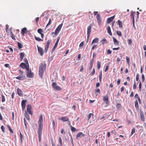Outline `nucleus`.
Listing matches in <instances>:
<instances>
[{
  "label": "nucleus",
  "instance_id": "1",
  "mask_svg": "<svg viewBox=\"0 0 146 146\" xmlns=\"http://www.w3.org/2000/svg\"><path fill=\"white\" fill-rule=\"evenodd\" d=\"M63 23H62L60 25H59L58 27L56 29L55 32H54V35H57L59 33V32L60 31L61 28L62 26Z\"/></svg>",
  "mask_w": 146,
  "mask_h": 146
},
{
  "label": "nucleus",
  "instance_id": "2",
  "mask_svg": "<svg viewBox=\"0 0 146 146\" xmlns=\"http://www.w3.org/2000/svg\"><path fill=\"white\" fill-rule=\"evenodd\" d=\"M92 25L90 24L88 27L87 29V41H88L89 39V38L90 36V34L91 31V28L92 27Z\"/></svg>",
  "mask_w": 146,
  "mask_h": 146
},
{
  "label": "nucleus",
  "instance_id": "3",
  "mask_svg": "<svg viewBox=\"0 0 146 146\" xmlns=\"http://www.w3.org/2000/svg\"><path fill=\"white\" fill-rule=\"evenodd\" d=\"M52 87L53 88L56 90L60 91L62 90V88L56 85V83L54 82L52 84Z\"/></svg>",
  "mask_w": 146,
  "mask_h": 146
},
{
  "label": "nucleus",
  "instance_id": "4",
  "mask_svg": "<svg viewBox=\"0 0 146 146\" xmlns=\"http://www.w3.org/2000/svg\"><path fill=\"white\" fill-rule=\"evenodd\" d=\"M103 100L105 102L107 106H108L109 104V102L108 97L107 95L106 96H103Z\"/></svg>",
  "mask_w": 146,
  "mask_h": 146
},
{
  "label": "nucleus",
  "instance_id": "5",
  "mask_svg": "<svg viewBox=\"0 0 146 146\" xmlns=\"http://www.w3.org/2000/svg\"><path fill=\"white\" fill-rule=\"evenodd\" d=\"M37 47L38 51L39 53L41 56H42L44 53V51L43 49L40 47L38 46V45H37Z\"/></svg>",
  "mask_w": 146,
  "mask_h": 146
},
{
  "label": "nucleus",
  "instance_id": "6",
  "mask_svg": "<svg viewBox=\"0 0 146 146\" xmlns=\"http://www.w3.org/2000/svg\"><path fill=\"white\" fill-rule=\"evenodd\" d=\"M51 40H49L47 41L46 44V46H45L44 48V51L45 52H46L48 49L49 45L51 42Z\"/></svg>",
  "mask_w": 146,
  "mask_h": 146
},
{
  "label": "nucleus",
  "instance_id": "7",
  "mask_svg": "<svg viewBox=\"0 0 146 146\" xmlns=\"http://www.w3.org/2000/svg\"><path fill=\"white\" fill-rule=\"evenodd\" d=\"M32 106L31 105H28L27 107V111L29 114L32 115L33 112L31 111Z\"/></svg>",
  "mask_w": 146,
  "mask_h": 146
},
{
  "label": "nucleus",
  "instance_id": "8",
  "mask_svg": "<svg viewBox=\"0 0 146 146\" xmlns=\"http://www.w3.org/2000/svg\"><path fill=\"white\" fill-rule=\"evenodd\" d=\"M27 76L29 78H33L34 76V74L33 73L31 72V70L27 72L26 74Z\"/></svg>",
  "mask_w": 146,
  "mask_h": 146
},
{
  "label": "nucleus",
  "instance_id": "9",
  "mask_svg": "<svg viewBox=\"0 0 146 146\" xmlns=\"http://www.w3.org/2000/svg\"><path fill=\"white\" fill-rule=\"evenodd\" d=\"M16 79L19 80H23L26 78V77L23 74H20L17 77H16Z\"/></svg>",
  "mask_w": 146,
  "mask_h": 146
},
{
  "label": "nucleus",
  "instance_id": "10",
  "mask_svg": "<svg viewBox=\"0 0 146 146\" xmlns=\"http://www.w3.org/2000/svg\"><path fill=\"white\" fill-rule=\"evenodd\" d=\"M96 19L98 25H100L101 23L102 19L100 17V15L99 14H97L96 16Z\"/></svg>",
  "mask_w": 146,
  "mask_h": 146
},
{
  "label": "nucleus",
  "instance_id": "11",
  "mask_svg": "<svg viewBox=\"0 0 146 146\" xmlns=\"http://www.w3.org/2000/svg\"><path fill=\"white\" fill-rule=\"evenodd\" d=\"M60 37H58L57 39L56 40V42L55 43V44L54 46L53 47V48H52L53 50V51L54 50H55V48L57 47L58 45V42L59 41V40L60 39Z\"/></svg>",
  "mask_w": 146,
  "mask_h": 146
},
{
  "label": "nucleus",
  "instance_id": "12",
  "mask_svg": "<svg viewBox=\"0 0 146 146\" xmlns=\"http://www.w3.org/2000/svg\"><path fill=\"white\" fill-rule=\"evenodd\" d=\"M27 100H23L21 102V106L22 109H24L25 107L26 104L27 102Z\"/></svg>",
  "mask_w": 146,
  "mask_h": 146
},
{
  "label": "nucleus",
  "instance_id": "13",
  "mask_svg": "<svg viewBox=\"0 0 146 146\" xmlns=\"http://www.w3.org/2000/svg\"><path fill=\"white\" fill-rule=\"evenodd\" d=\"M43 124L42 123H39L38 133H42Z\"/></svg>",
  "mask_w": 146,
  "mask_h": 146
},
{
  "label": "nucleus",
  "instance_id": "14",
  "mask_svg": "<svg viewBox=\"0 0 146 146\" xmlns=\"http://www.w3.org/2000/svg\"><path fill=\"white\" fill-rule=\"evenodd\" d=\"M46 66L43 63H40V65L39 70L44 71L45 69Z\"/></svg>",
  "mask_w": 146,
  "mask_h": 146
},
{
  "label": "nucleus",
  "instance_id": "15",
  "mask_svg": "<svg viewBox=\"0 0 146 146\" xmlns=\"http://www.w3.org/2000/svg\"><path fill=\"white\" fill-rule=\"evenodd\" d=\"M84 136L85 135L84 134H83L82 132H80L77 133V135L76 139H78L81 137H84Z\"/></svg>",
  "mask_w": 146,
  "mask_h": 146
},
{
  "label": "nucleus",
  "instance_id": "16",
  "mask_svg": "<svg viewBox=\"0 0 146 146\" xmlns=\"http://www.w3.org/2000/svg\"><path fill=\"white\" fill-rule=\"evenodd\" d=\"M60 119L63 122H65L68 121L69 118L66 116H64L61 117Z\"/></svg>",
  "mask_w": 146,
  "mask_h": 146
},
{
  "label": "nucleus",
  "instance_id": "17",
  "mask_svg": "<svg viewBox=\"0 0 146 146\" xmlns=\"http://www.w3.org/2000/svg\"><path fill=\"white\" fill-rule=\"evenodd\" d=\"M27 29L26 27L23 28L21 31V33L23 36L25 35V34L27 32Z\"/></svg>",
  "mask_w": 146,
  "mask_h": 146
},
{
  "label": "nucleus",
  "instance_id": "18",
  "mask_svg": "<svg viewBox=\"0 0 146 146\" xmlns=\"http://www.w3.org/2000/svg\"><path fill=\"white\" fill-rule=\"evenodd\" d=\"M114 16H113L112 17H111L108 18L107 19V23H110L112 21V20H113V19H114Z\"/></svg>",
  "mask_w": 146,
  "mask_h": 146
},
{
  "label": "nucleus",
  "instance_id": "19",
  "mask_svg": "<svg viewBox=\"0 0 146 146\" xmlns=\"http://www.w3.org/2000/svg\"><path fill=\"white\" fill-rule=\"evenodd\" d=\"M99 39L98 38H94L92 40V44L95 43H97L99 41Z\"/></svg>",
  "mask_w": 146,
  "mask_h": 146
},
{
  "label": "nucleus",
  "instance_id": "20",
  "mask_svg": "<svg viewBox=\"0 0 146 146\" xmlns=\"http://www.w3.org/2000/svg\"><path fill=\"white\" fill-rule=\"evenodd\" d=\"M17 94L19 96H22L23 92L19 88H17Z\"/></svg>",
  "mask_w": 146,
  "mask_h": 146
},
{
  "label": "nucleus",
  "instance_id": "21",
  "mask_svg": "<svg viewBox=\"0 0 146 146\" xmlns=\"http://www.w3.org/2000/svg\"><path fill=\"white\" fill-rule=\"evenodd\" d=\"M135 13V11H131L130 16L131 17V19H133V20H135L134 19V15Z\"/></svg>",
  "mask_w": 146,
  "mask_h": 146
},
{
  "label": "nucleus",
  "instance_id": "22",
  "mask_svg": "<svg viewBox=\"0 0 146 146\" xmlns=\"http://www.w3.org/2000/svg\"><path fill=\"white\" fill-rule=\"evenodd\" d=\"M20 59L21 61H22L24 57H25V54L24 52H22L20 53Z\"/></svg>",
  "mask_w": 146,
  "mask_h": 146
},
{
  "label": "nucleus",
  "instance_id": "23",
  "mask_svg": "<svg viewBox=\"0 0 146 146\" xmlns=\"http://www.w3.org/2000/svg\"><path fill=\"white\" fill-rule=\"evenodd\" d=\"M107 32L110 36L112 35V33L111 30V28L110 27L108 26L107 27Z\"/></svg>",
  "mask_w": 146,
  "mask_h": 146
},
{
  "label": "nucleus",
  "instance_id": "24",
  "mask_svg": "<svg viewBox=\"0 0 146 146\" xmlns=\"http://www.w3.org/2000/svg\"><path fill=\"white\" fill-rule=\"evenodd\" d=\"M44 71L42 70H39V75L40 77L41 78H42L43 75L44 74Z\"/></svg>",
  "mask_w": 146,
  "mask_h": 146
},
{
  "label": "nucleus",
  "instance_id": "25",
  "mask_svg": "<svg viewBox=\"0 0 146 146\" xmlns=\"http://www.w3.org/2000/svg\"><path fill=\"white\" fill-rule=\"evenodd\" d=\"M38 122L39 123H42L43 122V117L42 114L40 115Z\"/></svg>",
  "mask_w": 146,
  "mask_h": 146
},
{
  "label": "nucleus",
  "instance_id": "26",
  "mask_svg": "<svg viewBox=\"0 0 146 146\" xmlns=\"http://www.w3.org/2000/svg\"><path fill=\"white\" fill-rule=\"evenodd\" d=\"M140 118L141 120L143 122L145 121V117L143 113H140Z\"/></svg>",
  "mask_w": 146,
  "mask_h": 146
},
{
  "label": "nucleus",
  "instance_id": "27",
  "mask_svg": "<svg viewBox=\"0 0 146 146\" xmlns=\"http://www.w3.org/2000/svg\"><path fill=\"white\" fill-rule=\"evenodd\" d=\"M135 107L136 110H138L139 108V105L138 103V101L137 100H136L135 102Z\"/></svg>",
  "mask_w": 146,
  "mask_h": 146
},
{
  "label": "nucleus",
  "instance_id": "28",
  "mask_svg": "<svg viewBox=\"0 0 146 146\" xmlns=\"http://www.w3.org/2000/svg\"><path fill=\"white\" fill-rule=\"evenodd\" d=\"M117 24L119 25V28H122L123 27L122 23L121 21L119 20L118 21Z\"/></svg>",
  "mask_w": 146,
  "mask_h": 146
},
{
  "label": "nucleus",
  "instance_id": "29",
  "mask_svg": "<svg viewBox=\"0 0 146 146\" xmlns=\"http://www.w3.org/2000/svg\"><path fill=\"white\" fill-rule=\"evenodd\" d=\"M113 40L115 45H119V43L117 40L114 37L113 38Z\"/></svg>",
  "mask_w": 146,
  "mask_h": 146
},
{
  "label": "nucleus",
  "instance_id": "30",
  "mask_svg": "<svg viewBox=\"0 0 146 146\" xmlns=\"http://www.w3.org/2000/svg\"><path fill=\"white\" fill-rule=\"evenodd\" d=\"M70 127L71 128V131L72 132H75L78 131V130H77L75 127L72 126V125L70 126Z\"/></svg>",
  "mask_w": 146,
  "mask_h": 146
},
{
  "label": "nucleus",
  "instance_id": "31",
  "mask_svg": "<svg viewBox=\"0 0 146 146\" xmlns=\"http://www.w3.org/2000/svg\"><path fill=\"white\" fill-rule=\"evenodd\" d=\"M59 142L60 143V145H58L57 146H62V139L60 137H59V139L58 140Z\"/></svg>",
  "mask_w": 146,
  "mask_h": 146
},
{
  "label": "nucleus",
  "instance_id": "32",
  "mask_svg": "<svg viewBox=\"0 0 146 146\" xmlns=\"http://www.w3.org/2000/svg\"><path fill=\"white\" fill-rule=\"evenodd\" d=\"M7 127L8 128L9 130L10 133H13V131L12 130V129L11 128V127H10V126L9 125H7Z\"/></svg>",
  "mask_w": 146,
  "mask_h": 146
},
{
  "label": "nucleus",
  "instance_id": "33",
  "mask_svg": "<svg viewBox=\"0 0 146 146\" xmlns=\"http://www.w3.org/2000/svg\"><path fill=\"white\" fill-rule=\"evenodd\" d=\"M24 124H25V128L26 129H27V125H28V123L27 122L25 118H24Z\"/></svg>",
  "mask_w": 146,
  "mask_h": 146
},
{
  "label": "nucleus",
  "instance_id": "34",
  "mask_svg": "<svg viewBox=\"0 0 146 146\" xmlns=\"http://www.w3.org/2000/svg\"><path fill=\"white\" fill-rule=\"evenodd\" d=\"M101 42L102 44H105L107 43L106 40L104 38H103V39L101 40Z\"/></svg>",
  "mask_w": 146,
  "mask_h": 146
},
{
  "label": "nucleus",
  "instance_id": "35",
  "mask_svg": "<svg viewBox=\"0 0 146 146\" xmlns=\"http://www.w3.org/2000/svg\"><path fill=\"white\" fill-rule=\"evenodd\" d=\"M95 94L96 96L98 95V94L97 93H98V94H100V90L99 89H97L95 90Z\"/></svg>",
  "mask_w": 146,
  "mask_h": 146
},
{
  "label": "nucleus",
  "instance_id": "36",
  "mask_svg": "<svg viewBox=\"0 0 146 146\" xmlns=\"http://www.w3.org/2000/svg\"><path fill=\"white\" fill-rule=\"evenodd\" d=\"M6 31L7 33V35H9L10 34L12 33V32L11 31V30L9 29V30H6Z\"/></svg>",
  "mask_w": 146,
  "mask_h": 146
},
{
  "label": "nucleus",
  "instance_id": "37",
  "mask_svg": "<svg viewBox=\"0 0 146 146\" xmlns=\"http://www.w3.org/2000/svg\"><path fill=\"white\" fill-rule=\"evenodd\" d=\"M101 66V63L99 61H98L97 62V68L99 69L100 68Z\"/></svg>",
  "mask_w": 146,
  "mask_h": 146
},
{
  "label": "nucleus",
  "instance_id": "38",
  "mask_svg": "<svg viewBox=\"0 0 146 146\" xmlns=\"http://www.w3.org/2000/svg\"><path fill=\"white\" fill-rule=\"evenodd\" d=\"M35 39L38 41H43V40L40 39L39 37H37L35 36Z\"/></svg>",
  "mask_w": 146,
  "mask_h": 146
},
{
  "label": "nucleus",
  "instance_id": "39",
  "mask_svg": "<svg viewBox=\"0 0 146 146\" xmlns=\"http://www.w3.org/2000/svg\"><path fill=\"white\" fill-rule=\"evenodd\" d=\"M18 47L19 49H21L23 47V45L20 42H18Z\"/></svg>",
  "mask_w": 146,
  "mask_h": 146
},
{
  "label": "nucleus",
  "instance_id": "40",
  "mask_svg": "<svg viewBox=\"0 0 146 146\" xmlns=\"http://www.w3.org/2000/svg\"><path fill=\"white\" fill-rule=\"evenodd\" d=\"M38 140L39 142L41 141L42 133H38Z\"/></svg>",
  "mask_w": 146,
  "mask_h": 146
},
{
  "label": "nucleus",
  "instance_id": "41",
  "mask_svg": "<svg viewBox=\"0 0 146 146\" xmlns=\"http://www.w3.org/2000/svg\"><path fill=\"white\" fill-rule=\"evenodd\" d=\"M1 101L3 102H5V97L3 94L1 95Z\"/></svg>",
  "mask_w": 146,
  "mask_h": 146
},
{
  "label": "nucleus",
  "instance_id": "42",
  "mask_svg": "<svg viewBox=\"0 0 146 146\" xmlns=\"http://www.w3.org/2000/svg\"><path fill=\"white\" fill-rule=\"evenodd\" d=\"M135 132V128L133 127L132 129L131 132V134L130 135V136H132V135Z\"/></svg>",
  "mask_w": 146,
  "mask_h": 146
},
{
  "label": "nucleus",
  "instance_id": "43",
  "mask_svg": "<svg viewBox=\"0 0 146 146\" xmlns=\"http://www.w3.org/2000/svg\"><path fill=\"white\" fill-rule=\"evenodd\" d=\"M117 34L119 36H122L121 32L120 31H117L116 32Z\"/></svg>",
  "mask_w": 146,
  "mask_h": 146
},
{
  "label": "nucleus",
  "instance_id": "44",
  "mask_svg": "<svg viewBox=\"0 0 146 146\" xmlns=\"http://www.w3.org/2000/svg\"><path fill=\"white\" fill-rule=\"evenodd\" d=\"M95 69L94 68L93 69V70L92 72H91L90 74V76H92V75H94L95 73Z\"/></svg>",
  "mask_w": 146,
  "mask_h": 146
},
{
  "label": "nucleus",
  "instance_id": "45",
  "mask_svg": "<svg viewBox=\"0 0 146 146\" xmlns=\"http://www.w3.org/2000/svg\"><path fill=\"white\" fill-rule=\"evenodd\" d=\"M126 59L127 63L129 64V58L127 56H126Z\"/></svg>",
  "mask_w": 146,
  "mask_h": 146
},
{
  "label": "nucleus",
  "instance_id": "46",
  "mask_svg": "<svg viewBox=\"0 0 146 146\" xmlns=\"http://www.w3.org/2000/svg\"><path fill=\"white\" fill-rule=\"evenodd\" d=\"M38 32L40 34L42 33L43 32L42 30L41 29H39L38 30Z\"/></svg>",
  "mask_w": 146,
  "mask_h": 146
},
{
  "label": "nucleus",
  "instance_id": "47",
  "mask_svg": "<svg viewBox=\"0 0 146 146\" xmlns=\"http://www.w3.org/2000/svg\"><path fill=\"white\" fill-rule=\"evenodd\" d=\"M11 36V38L14 40H15V38L14 36L13 33H12L10 34Z\"/></svg>",
  "mask_w": 146,
  "mask_h": 146
},
{
  "label": "nucleus",
  "instance_id": "48",
  "mask_svg": "<svg viewBox=\"0 0 146 146\" xmlns=\"http://www.w3.org/2000/svg\"><path fill=\"white\" fill-rule=\"evenodd\" d=\"M25 64L24 63H21L20 64V67H21L23 68H24V66L25 65Z\"/></svg>",
  "mask_w": 146,
  "mask_h": 146
},
{
  "label": "nucleus",
  "instance_id": "49",
  "mask_svg": "<svg viewBox=\"0 0 146 146\" xmlns=\"http://www.w3.org/2000/svg\"><path fill=\"white\" fill-rule=\"evenodd\" d=\"M1 129L3 132H5V128L3 125H2L1 127Z\"/></svg>",
  "mask_w": 146,
  "mask_h": 146
},
{
  "label": "nucleus",
  "instance_id": "50",
  "mask_svg": "<svg viewBox=\"0 0 146 146\" xmlns=\"http://www.w3.org/2000/svg\"><path fill=\"white\" fill-rule=\"evenodd\" d=\"M139 78V75L138 74H137L136 75V79L137 81H138Z\"/></svg>",
  "mask_w": 146,
  "mask_h": 146
},
{
  "label": "nucleus",
  "instance_id": "51",
  "mask_svg": "<svg viewBox=\"0 0 146 146\" xmlns=\"http://www.w3.org/2000/svg\"><path fill=\"white\" fill-rule=\"evenodd\" d=\"M121 106V105L120 104L117 103L116 105V107L118 109L120 108Z\"/></svg>",
  "mask_w": 146,
  "mask_h": 146
},
{
  "label": "nucleus",
  "instance_id": "52",
  "mask_svg": "<svg viewBox=\"0 0 146 146\" xmlns=\"http://www.w3.org/2000/svg\"><path fill=\"white\" fill-rule=\"evenodd\" d=\"M93 63H92V62L90 63V64L89 67V69L90 70L92 69V67L93 66Z\"/></svg>",
  "mask_w": 146,
  "mask_h": 146
},
{
  "label": "nucleus",
  "instance_id": "53",
  "mask_svg": "<svg viewBox=\"0 0 146 146\" xmlns=\"http://www.w3.org/2000/svg\"><path fill=\"white\" fill-rule=\"evenodd\" d=\"M92 116H93V114L92 113H90L88 115V120H89Z\"/></svg>",
  "mask_w": 146,
  "mask_h": 146
},
{
  "label": "nucleus",
  "instance_id": "54",
  "mask_svg": "<svg viewBox=\"0 0 146 146\" xmlns=\"http://www.w3.org/2000/svg\"><path fill=\"white\" fill-rule=\"evenodd\" d=\"M145 78L144 76V75L143 74H142V79L141 81L142 82H144L145 80Z\"/></svg>",
  "mask_w": 146,
  "mask_h": 146
},
{
  "label": "nucleus",
  "instance_id": "55",
  "mask_svg": "<svg viewBox=\"0 0 146 146\" xmlns=\"http://www.w3.org/2000/svg\"><path fill=\"white\" fill-rule=\"evenodd\" d=\"M129 44L131 45L132 44V40L131 39H129L128 40Z\"/></svg>",
  "mask_w": 146,
  "mask_h": 146
},
{
  "label": "nucleus",
  "instance_id": "56",
  "mask_svg": "<svg viewBox=\"0 0 146 146\" xmlns=\"http://www.w3.org/2000/svg\"><path fill=\"white\" fill-rule=\"evenodd\" d=\"M25 62L27 64H28V62L27 59L26 58H25L24 59Z\"/></svg>",
  "mask_w": 146,
  "mask_h": 146
},
{
  "label": "nucleus",
  "instance_id": "57",
  "mask_svg": "<svg viewBox=\"0 0 146 146\" xmlns=\"http://www.w3.org/2000/svg\"><path fill=\"white\" fill-rule=\"evenodd\" d=\"M97 45H94L92 48L91 49L94 50L97 47Z\"/></svg>",
  "mask_w": 146,
  "mask_h": 146
},
{
  "label": "nucleus",
  "instance_id": "58",
  "mask_svg": "<svg viewBox=\"0 0 146 146\" xmlns=\"http://www.w3.org/2000/svg\"><path fill=\"white\" fill-rule=\"evenodd\" d=\"M137 85L136 84V83L135 82H134L133 85V89L134 90H135L136 88Z\"/></svg>",
  "mask_w": 146,
  "mask_h": 146
},
{
  "label": "nucleus",
  "instance_id": "59",
  "mask_svg": "<svg viewBox=\"0 0 146 146\" xmlns=\"http://www.w3.org/2000/svg\"><path fill=\"white\" fill-rule=\"evenodd\" d=\"M51 23V19H50L49 21L48 22V23L47 25L46 26V27H47L48 26L50 25Z\"/></svg>",
  "mask_w": 146,
  "mask_h": 146
},
{
  "label": "nucleus",
  "instance_id": "60",
  "mask_svg": "<svg viewBox=\"0 0 146 146\" xmlns=\"http://www.w3.org/2000/svg\"><path fill=\"white\" fill-rule=\"evenodd\" d=\"M61 133L62 134H65V132L64 130V129H61Z\"/></svg>",
  "mask_w": 146,
  "mask_h": 146
},
{
  "label": "nucleus",
  "instance_id": "61",
  "mask_svg": "<svg viewBox=\"0 0 146 146\" xmlns=\"http://www.w3.org/2000/svg\"><path fill=\"white\" fill-rule=\"evenodd\" d=\"M111 52L112 51L109 49L107 50V54H111Z\"/></svg>",
  "mask_w": 146,
  "mask_h": 146
},
{
  "label": "nucleus",
  "instance_id": "62",
  "mask_svg": "<svg viewBox=\"0 0 146 146\" xmlns=\"http://www.w3.org/2000/svg\"><path fill=\"white\" fill-rule=\"evenodd\" d=\"M141 81H140L139 82V88L140 90H141Z\"/></svg>",
  "mask_w": 146,
  "mask_h": 146
},
{
  "label": "nucleus",
  "instance_id": "63",
  "mask_svg": "<svg viewBox=\"0 0 146 146\" xmlns=\"http://www.w3.org/2000/svg\"><path fill=\"white\" fill-rule=\"evenodd\" d=\"M102 74H99V80L100 82H101L102 79Z\"/></svg>",
  "mask_w": 146,
  "mask_h": 146
},
{
  "label": "nucleus",
  "instance_id": "64",
  "mask_svg": "<svg viewBox=\"0 0 146 146\" xmlns=\"http://www.w3.org/2000/svg\"><path fill=\"white\" fill-rule=\"evenodd\" d=\"M25 117L27 120H30V117L29 115L28 114H27V115Z\"/></svg>",
  "mask_w": 146,
  "mask_h": 146
}]
</instances>
